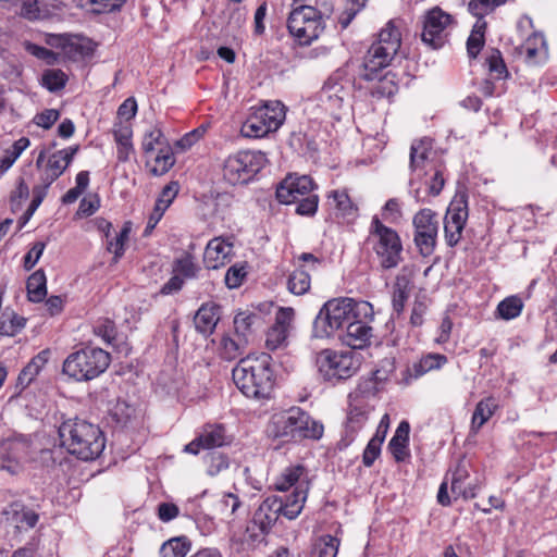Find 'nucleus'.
Returning a JSON list of instances; mask_svg holds the SVG:
<instances>
[{
    "label": "nucleus",
    "instance_id": "obj_53",
    "mask_svg": "<svg viewBox=\"0 0 557 557\" xmlns=\"http://www.w3.org/2000/svg\"><path fill=\"white\" fill-rule=\"evenodd\" d=\"M485 64L487 65L492 78L502 79L506 77L507 69L499 50L492 49L490 54L486 57Z\"/></svg>",
    "mask_w": 557,
    "mask_h": 557
},
{
    "label": "nucleus",
    "instance_id": "obj_56",
    "mask_svg": "<svg viewBox=\"0 0 557 557\" xmlns=\"http://www.w3.org/2000/svg\"><path fill=\"white\" fill-rule=\"evenodd\" d=\"M206 463L207 472L211 476L218 475L230 466L228 458L216 451H211L206 455Z\"/></svg>",
    "mask_w": 557,
    "mask_h": 557
},
{
    "label": "nucleus",
    "instance_id": "obj_59",
    "mask_svg": "<svg viewBox=\"0 0 557 557\" xmlns=\"http://www.w3.org/2000/svg\"><path fill=\"white\" fill-rule=\"evenodd\" d=\"M382 219L389 223H399L403 219L401 203L397 198H391L382 209Z\"/></svg>",
    "mask_w": 557,
    "mask_h": 557
},
{
    "label": "nucleus",
    "instance_id": "obj_34",
    "mask_svg": "<svg viewBox=\"0 0 557 557\" xmlns=\"http://www.w3.org/2000/svg\"><path fill=\"white\" fill-rule=\"evenodd\" d=\"M132 128L127 124L116 123L113 128V136L116 143L117 159L125 162L134 151L132 144Z\"/></svg>",
    "mask_w": 557,
    "mask_h": 557
},
{
    "label": "nucleus",
    "instance_id": "obj_11",
    "mask_svg": "<svg viewBox=\"0 0 557 557\" xmlns=\"http://www.w3.org/2000/svg\"><path fill=\"white\" fill-rule=\"evenodd\" d=\"M315 364L319 375L325 382L337 384L354 376L361 361L352 350L323 349L317 355Z\"/></svg>",
    "mask_w": 557,
    "mask_h": 557
},
{
    "label": "nucleus",
    "instance_id": "obj_37",
    "mask_svg": "<svg viewBox=\"0 0 557 557\" xmlns=\"http://www.w3.org/2000/svg\"><path fill=\"white\" fill-rule=\"evenodd\" d=\"M394 370L395 367L392 360H382L377 368L372 371L371 379L360 384L362 385V389L366 391L367 394L373 395L375 391H377V385L386 382L394 372Z\"/></svg>",
    "mask_w": 557,
    "mask_h": 557
},
{
    "label": "nucleus",
    "instance_id": "obj_61",
    "mask_svg": "<svg viewBox=\"0 0 557 557\" xmlns=\"http://www.w3.org/2000/svg\"><path fill=\"white\" fill-rule=\"evenodd\" d=\"M94 332L97 336L101 337L108 344H111L116 335L115 324L110 319H103L98 321L97 324L94 326Z\"/></svg>",
    "mask_w": 557,
    "mask_h": 557
},
{
    "label": "nucleus",
    "instance_id": "obj_2",
    "mask_svg": "<svg viewBox=\"0 0 557 557\" xmlns=\"http://www.w3.org/2000/svg\"><path fill=\"white\" fill-rule=\"evenodd\" d=\"M233 380L247 398L269 399L274 386L271 356L262 352L240 359L233 369Z\"/></svg>",
    "mask_w": 557,
    "mask_h": 557
},
{
    "label": "nucleus",
    "instance_id": "obj_42",
    "mask_svg": "<svg viewBox=\"0 0 557 557\" xmlns=\"http://www.w3.org/2000/svg\"><path fill=\"white\" fill-rule=\"evenodd\" d=\"M190 547L191 545L187 537H173L161 545L160 557H186Z\"/></svg>",
    "mask_w": 557,
    "mask_h": 557
},
{
    "label": "nucleus",
    "instance_id": "obj_51",
    "mask_svg": "<svg viewBox=\"0 0 557 557\" xmlns=\"http://www.w3.org/2000/svg\"><path fill=\"white\" fill-rule=\"evenodd\" d=\"M131 233V223L127 222L123 225L120 233L112 239H108L107 249L109 252L114 255V262H117L120 258L124 255L125 244L128 240V236Z\"/></svg>",
    "mask_w": 557,
    "mask_h": 557
},
{
    "label": "nucleus",
    "instance_id": "obj_13",
    "mask_svg": "<svg viewBox=\"0 0 557 557\" xmlns=\"http://www.w3.org/2000/svg\"><path fill=\"white\" fill-rule=\"evenodd\" d=\"M331 10L320 11L311 5H299L289 13L287 28L299 45H310L317 40L325 29V18Z\"/></svg>",
    "mask_w": 557,
    "mask_h": 557
},
{
    "label": "nucleus",
    "instance_id": "obj_64",
    "mask_svg": "<svg viewBox=\"0 0 557 557\" xmlns=\"http://www.w3.org/2000/svg\"><path fill=\"white\" fill-rule=\"evenodd\" d=\"M240 506L238 496L232 493H225L218 502V508L223 515H233Z\"/></svg>",
    "mask_w": 557,
    "mask_h": 557
},
{
    "label": "nucleus",
    "instance_id": "obj_35",
    "mask_svg": "<svg viewBox=\"0 0 557 557\" xmlns=\"http://www.w3.org/2000/svg\"><path fill=\"white\" fill-rule=\"evenodd\" d=\"M411 281L406 274H398L395 278L392 293L393 311L398 315L403 313L409 298Z\"/></svg>",
    "mask_w": 557,
    "mask_h": 557
},
{
    "label": "nucleus",
    "instance_id": "obj_46",
    "mask_svg": "<svg viewBox=\"0 0 557 557\" xmlns=\"http://www.w3.org/2000/svg\"><path fill=\"white\" fill-rule=\"evenodd\" d=\"M311 286V278L308 272L299 268L294 270L287 280V289L297 296L306 294Z\"/></svg>",
    "mask_w": 557,
    "mask_h": 557
},
{
    "label": "nucleus",
    "instance_id": "obj_8",
    "mask_svg": "<svg viewBox=\"0 0 557 557\" xmlns=\"http://www.w3.org/2000/svg\"><path fill=\"white\" fill-rule=\"evenodd\" d=\"M317 188L309 175L290 174L276 188V198L281 203L296 205V213L313 215L318 210L319 197L313 191Z\"/></svg>",
    "mask_w": 557,
    "mask_h": 557
},
{
    "label": "nucleus",
    "instance_id": "obj_23",
    "mask_svg": "<svg viewBox=\"0 0 557 557\" xmlns=\"http://www.w3.org/2000/svg\"><path fill=\"white\" fill-rule=\"evenodd\" d=\"M25 456V445L15 440L0 442V470L16 474L22 470V459Z\"/></svg>",
    "mask_w": 557,
    "mask_h": 557
},
{
    "label": "nucleus",
    "instance_id": "obj_40",
    "mask_svg": "<svg viewBox=\"0 0 557 557\" xmlns=\"http://www.w3.org/2000/svg\"><path fill=\"white\" fill-rule=\"evenodd\" d=\"M45 42L51 47L61 48L65 53L70 54L73 51L83 54V40L77 37L66 35L46 34Z\"/></svg>",
    "mask_w": 557,
    "mask_h": 557
},
{
    "label": "nucleus",
    "instance_id": "obj_39",
    "mask_svg": "<svg viewBox=\"0 0 557 557\" xmlns=\"http://www.w3.org/2000/svg\"><path fill=\"white\" fill-rule=\"evenodd\" d=\"M198 436L205 449L221 447L228 443L225 429L221 424L205 425Z\"/></svg>",
    "mask_w": 557,
    "mask_h": 557
},
{
    "label": "nucleus",
    "instance_id": "obj_15",
    "mask_svg": "<svg viewBox=\"0 0 557 557\" xmlns=\"http://www.w3.org/2000/svg\"><path fill=\"white\" fill-rule=\"evenodd\" d=\"M350 91V82L343 79L342 74L337 72L324 83L318 94V100L325 111L339 119L341 112L349 108Z\"/></svg>",
    "mask_w": 557,
    "mask_h": 557
},
{
    "label": "nucleus",
    "instance_id": "obj_17",
    "mask_svg": "<svg viewBox=\"0 0 557 557\" xmlns=\"http://www.w3.org/2000/svg\"><path fill=\"white\" fill-rule=\"evenodd\" d=\"M414 244L424 257L433 253L438 231L436 214L429 208L421 209L413 215Z\"/></svg>",
    "mask_w": 557,
    "mask_h": 557
},
{
    "label": "nucleus",
    "instance_id": "obj_3",
    "mask_svg": "<svg viewBox=\"0 0 557 557\" xmlns=\"http://www.w3.org/2000/svg\"><path fill=\"white\" fill-rule=\"evenodd\" d=\"M430 143H413L410 149V169L414 175L410 180V194L417 202H426L430 197L440 195L444 186L442 170L430 160Z\"/></svg>",
    "mask_w": 557,
    "mask_h": 557
},
{
    "label": "nucleus",
    "instance_id": "obj_57",
    "mask_svg": "<svg viewBox=\"0 0 557 557\" xmlns=\"http://www.w3.org/2000/svg\"><path fill=\"white\" fill-rule=\"evenodd\" d=\"M245 342L240 338L238 342L230 335H224L220 341V354L226 360H233L240 354V345Z\"/></svg>",
    "mask_w": 557,
    "mask_h": 557
},
{
    "label": "nucleus",
    "instance_id": "obj_33",
    "mask_svg": "<svg viewBox=\"0 0 557 557\" xmlns=\"http://www.w3.org/2000/svg\"><path fill=\"white\" fill-rule=\"evenodd\" d=\"M409 423L407 421H401L389 442L388 446L396 461H404L409 456Z\"/></svg>",
    "mask_w": 557,
    "mask_h": 557
},
{
    "label": "nucleus",
    "instance_id": "obj_16",
    "mask_svg": "<svg viewBox=\"0 0 557 557\" xmlns=\"http://www.w3.org/2000/svg\"><path fill=\"white\" fill-rule=\"evenodd\" d=\"M141 149L146 156L158 152L153 159L151 173L156 176L165 174L174 164L175 158L163 132L159 126H152L145 132Z\"/></svg>",
    "mask_w": 557,
    "mask_h": 557
},
{
    "label": "nucleus",
    "instance_id": "obj_48",
    "mask_svg": "<svg viewBox=\"0 0 557 557\" xmlns=\"http://www.w3.org/2000/svg\"><path fill=\"white\" fill-rule=\"evenodd\" d=\"M468 219V209L466 201L460 199H454L446 211L444 222L450 224L465 225Z\"/></svg>",
    "mask_w": 557,
    "mask_h": 557
},
{
    "label": "nucleus",
    "instance_id": "obj_45",
    "mask_svg": "<svg viewBox=\"0 0 557 557\" xmlns=\"http://www.w3.org/2000/svg\"><path fill=\"white\" fill-rule=\"evenodd\" d=\"M375 79L377 81L370 87V92L373 98H391L397 92L398 87L394 81V76H389L388 74L380 76V73H377Z\"/></svg>",
    "mask_w": 557,
    "mask_h": 557
},
{
    "label": "nucleus",
    "instance_id": "obj_28",
    "mask_svg": "<svg viewBox=\"0 0 557 557\" xmlns=\"http://www.w3.org/2000/svg\"><path fill=\"white\" fill-rule=\"evenodd\" d=\"M326 199L329 208L335 213L336 216H356L358 208L351 200L346 188H337L329 191Z\"/></svg>",
    "mask_w": 557,
    "mask_h": 557
},
{
    "label": "nucleus",
    "instance_id": "obj_10",
    "mask_svg": "<svg viewBox=\"0 0 557 557\" xmlns=\"http://www.w3.org/2000/svg\"><path fill=\"white\" fill-rule=\"evenodd\" d=\"M267 163L268 158L260 150H239L224 159L222 177L230 185H245L251 182Z\"/></svg>",
    "mask_w": 557,
    "mask_h": 557
},
{
    "label": "nucleus",
    "instance_id": "obj_44",
    "mask_svg": "<svg viewBox=\"0 0 557 557\" xmlns=\"http://www.w3.org/2000/svg\"><path fill=\"white\" fill-rule=\"evenodd\" d=\"M26 324V319L13 311H4L0 317V335L14 336Z\"/></svg>",
    "mask_w": 557,
    "mask_h": 557
},
{
    "label": "nucleus",
    "instance_id": "obj_14",
    "mask_svg": "<svg viewBox=\"0 0 557 557\" xmlns=\"http://www.w3.org/2000/svg\"><path fill=\"white\" fill-rule=\"evenodd\" d=\"M77 151L78 146H71L58 150L49 157L46 165L41 168V184L33 188V199L26 210L27 216H32L35 213L45 199L50 185L63 174Z\"/></svg>",
    "mask_w": 557,
    "mask_h": 557
},
{
    "label": "nucleus",
    "instance_id": "obj_29",
    "mask_svg": "<svg viewBox=\"0 0 557 557\" xmlns=\"http://www.w3.org/2000/svg\"><path fill=\"white\" fill-rule=\"evenodd\" d=\"M451 493L456 497H463L465 499L475 497L479 485L476 481L469 480V472L466 467L459 465L451 475L450 483Z\"/></svg>",
    "mask_w": 557,
    "mask_h": 557
},
{
    "label": "nucleus",
    "instance_id": "obj_21",
    "mask_svg": "<svg viewBox=\"0 0 557 557\" xmlns=\"http://www.w3.org/2000/svg\"><path fill=\"white\" fill-rule=\"evenodd\" d=\"M233 256V244L215 237L211 239L205 249L203 263L207 269L216 270L228 263Z\"/></svg>",
    "mask_w": 557,
    "mask_h": 557
},
{
    "label": "nucleus",
    "instance_id": "obj_31",
    "mask_svg": "<svg viewBox=\"0 0 557 557\" xmlns=\"http://www.w3.org/2000/svg\"><path fill=\"white\" fill-rule=\"evenodd\" d=\"M309 490H305V484L297 487V491H293L289 495L281 497V513L288 520L296 519L302 511L306 500L308 498Z\"/></svg>",
    "mask_w": 557,
    "mask_h": 557
},
{
    "label": "nucleus",
    "instance_id": "obj_49",
    "mask_svg": "<svg viewBox=\"0 0 557 557\" xmlns=\"http://www.w3.org/2000/svg\"><path fill=\"white\" fill-rule=\"evenodd\" d=\"M523 302L518 296H509L497 306V313L503 320H511L520 315Z\"/></svg>",
    "mask_w": 557,
    "mask_h": 557
},
{
    "label": "nucleus",
    "instance_id": "obj_30",
    "mask_svg": "<svg viewBox=\"0 0 557 557\" xmlns=\"http://www.w3.org/2000/svg\"><path fill=\"white\" fill-rule=\"evenodd\" d=\"M220 320V307L213 302L203 304L195 314L196 330L202 335H210Z\"/></svg>",
    "mask_w": 557,
    "mask_h": 557
},
{
    "label": "nucleus",
    "instance_id": "obj_32",
    "mask_svg": "<svg viewBox=\"0 0 557 557\" xmlns=\"http://www.w3.org/2000/svg\"><path fill=\"white\" fill-rule=\"evenodd\" d=\"M447 357L437 352L423 355L411 368L408 369L412 379H419L430 371L440 370L447 363Z\"/></svg>",
    "mask_w": 557,
    "mask_h": 557
},
{
    "label": "nucleus",
    "instance_id": "obj_50",
    "mask_svg": "<svg viewBox=\"0 0 557 557\" xmlns=\"http://www.w3.org/2000/svg\"><path fill=\"white\" fill-rule=\"evenodd\" d=\"M112 418L123 426H126L136 420L138 411L135 407L124 400H119L111 410Z\"/></svg>",
    "mask_w": 557,
    "mask_h": 557
},
{
    "label": "nucleus",
    "instance_id": "obj_4",
    "mask_svg": "<svg viewBox=\"0 0 557 557\" xmlns=\"http://www.w3.org/2000/svg\"><path fill=\"white\" fill-rule=\"evenodd\" d=\"M323 431V424L299 407L272 414L267 428L268 434L282 443L319 440Z\"/></svg>",
    "mask_w": 557,
    "mask_h": 557
},
{
    "label": "nucleus",
    "instance_id": "obj_62",
    "mask_svg": "<svg viewBox=\"0 0 557 557\" xmlns=\"http://www.w3.org/2000/svg\"><path fill=\"white\" fill-rule=\"evenodd\" d=\"M95 13H109L119 10L125 0H85Z\"/></svg>",
    "mask_w": 557,
    "mask_h": 557
},
{
    "label": "nucleus",
    "instance_id": "obj_12",
    "mask_svg": "<svg viewBox=\"0 0 557 557\" xmlns=\"http://www.w3.org/2000/svg\"><path fill=\"white\" fill-rule=\"evenodd\" d=\"M286 117V107L278 100L264 101L251 108V112L240 127V134L247 138H261L276 132Z\"/></svg>",
    "mask_w": 557,
    "mask_h": 557
},
{
    "label": "nucleus",
    "instance_id": "obj_5",
    "mask_svg": "<svg viewBox=\"0 0 557 557\" xmlns=\"http://www.w3.org/2000/svg\"><path fill=\"white\" fill-rule=\"evenodd\" d=\"M61 445L82 460H94L104 449V437L99 426L83 420L69 419L59 426Z\"/></svg>",
    "mask_w": 557,
    "mask_h": 557
},
{
    "label": "nucleus",
    "instance_id": "obj_26",
    "mask_svg": "<svg viewBox=\"0 0 557 557\" xmlns=\"http://www.w3.org/2000/svg\"><path fill=\"white\" fill-rule=\"evenodd\" d=\"M5 521L18 531H27L36 525L39 516L20 502L10 504L4 510Z\"/></svg>",
    "mask_w": 557,
    "mask_h": 557
},
{
    "label": "nucleus",
    "instance_id": "obj_60",
    "mask_svg": "<svg viewBox=\"0 0 557 557\" xmlns=\"http://www.w3.org/2000/svg\"><path fill=\"white\" fill-rule=\"evenodd\" d=\"M246 275L247 271L245 264H234L226 271L225 284L231 289L237 288L243 284Z\"/></svg>",
    "mask_w": 557,
    "mask_h": 557
},
{
    "label": "nucleus",
    "instance_id": "obj_63",
    "mask_svg": "<svg viewBox=\"0 0 557 557\" xmlns=\"http://www.w3.org/2000/svg\"><path fill=\"white\" fill-rule=\"evenodd\" d=\"M178 189H180V186L176 182L169 183L161 190V193L156 201V205H158L161 208H163L164 210H166L171 206V203L173 202L175 197L177 196Z\"/></svg>",
    "mask_w": 557,
    "mask_h": 557
},
{
    "label": "nucleus",
    "instance_id": "obj_55",
    "mask_svg": "<svg viewBox=\"0 0 557 557\" xmlns=\"http://www.w3.org/2000/svg\"><path fill=\"white\" fill-rule=\"evenodd\" d=\"M259 320V315L248 312L242 311L238 312L234 318V329L237 336L245 337L251 330V326Z\"/></svg>",
    "mask_w": 557,
    "mask_h": 557
},
{
    "label": "nucleus",
    "instance_id": "obj_22",
    "mask_svg": "<svg viewBox=\"0 0 557 557\" xmlns=\"http://www.w3.org/2000/svg\"><path fill=\"white\" fill-rule=\"evenodd\" d=\"M372 319H354L341 335L343 344L354 348L362 349L370 344L373 336V329L369 325Z\"/></svg>",
    "mask_w": 557,
    "mask_h": 557
},
{
    "label": "nucleus",
    "instance_id": "obj_6",
    "mask_svg": "<svg viewBox=\"0 0 557 557\" xmlns=\"http://www.w3.org/2000/svg\"><path fill=\"white\" fill-rule=\"evenodd\" d=\"M401 20H391L380 30L377 40L368 49L359 75L366 81H375L377 73L387 67L401 46Z\"/></svg>",
    "mask_w": 557,
    "mask_h": 557
},
{
    "label": "nucleus",
    "instance_id": "obj_18",
    "mask_svg": "<svg viewBox=\"0 0 557 557\" xmlns=\"http://www.w3.org/2000/svg\"><path fill=\"white\" fill-rule=\"evenodd\" d=\"M451 16L438 8L430 10L423 21L422 41L433 49L444 46L451 26Z\"/></svg>",
    "mask_w": 557,
    "mask_h": 557
},
{
    "label": "nucleus",
    "instance_id": "obj_36",
    "mask_svg": "<svg viewBox=\"0 0 557 557\" xmlns=\"http://www.w3.org/2000/svg\"><path fill=\"white\" fill-rule=\"evenodd\" d=\"M498 404L494 397L480 400L472 414L471 431L476 433L494 414Z\"/></svg>",
    "mask_w": 557,
    "mask_h": 557
},
{
    "label": "nucleus",
    "instance_id": "obj_25",
    "mask_svg": "<svg viewBox=\"0 0 557 557\" xmlns=\"http://www.w3.org/2000/svg\"><path fill=\"white\" fill-rule=\"evenodd\" d=\"M305 484V490H309L310 481L306 468L301 465L286 467L274 480L273 487L280 492H287L289 488L297 491V487Z\"/></svg>",
    "mask_w": 557,
    "mask_h": 557
},
{
    "label": "nucleus",
    "instance_id": "obj_19",
    "mask_svg": "<svg viewBox=\"0 0 557 557\" xmlns=\"http://www.w3.org/2000/svg\"><path fill=\"white\" fill-rule=\"evenodd\" d=\"M369 394L359 385L348 396L349 407L346 419V432L352 436L360 431L369 419V414L373 407L369 401Z\"/></svg>",
    "mask_w": 557,
    "mask_h": 557
},
{
    "label": "nucleus",
    "instance_id": "obj_27",
    "mask_svg": "<svg viewBox=\"0 0 557 557\" xmlns=\"http://www.w3.org/2000/svg\"><path fill=\"white\" fill-rule=\"evenodd\" d=\"M58 0H26L21 5L20 15L28 21L50 18L58 11Z\"/></svg>",
    "mask_w": 557,
    "mask_h": 557
},
{
    "label": "nucleus",
    "instance_id": "obj_9",
    "mask_svg": "<svg viewBox=\"0 0 557 557\" xmlns=\"http://www.w3.org/2000/svg\"><path fill=\"white\" fill-rule=\"evenodd\" d=\"M110 361V355L103 349L85 347L66 357L62 371L77 382L90 381L103 373Z\"/></svg>",
    "mask_w": 557,
    "mask_h": 557
},
{
    "label": "nucleus",
    "instance_id": "obj_58",
    "mask_svg": "<svg viewBox=\"0 0 557 557\" xmlns=\"http://www.w3.org/2000/svg\"><path fill=\"white\" fill-rule=\"evenodd\" d=\"M504 4V0H471L468 4L469 11L483 20V16L491 13L495 8Z\"/></svg>",
    "mask_w": 557,
    "mask_h": 557
},
{
    "label": "nucleus",
    "instance_id": "obj_47",
    "mask_svg": "<svg viewBox=\"0 0 557 557\" xmlns=\"http://www.w3.org/2000/svg\"><path fill=\"white\" fill-rule=\"evenodd\" d=\"M199 267L195 261V258L186 252L177 258L173 264V272L182 278H194L197 276Z\"/></svg>",
    "mask_w": 557,
    "mask_h": 557
},
{
    "label": "nucleus",
    "instance_id": "obj_43",
    "mask_svg": "<svg viewBox=\"0 0 557 557\" xmlns=\"http://www.w3.org/2000/svg\"><path fill=\"white\" fill-rule=\"evenodd\" d=\"M486 29V22L478 20L473 25L470 36L467 40V52L472 59L476 58L484 46V34Z\"/></svg>",
    "mask_w": 557,
    "mask_h": 557
},
{
    "label": "nucleus",
    "instance_id": "obj_52",
    "mask_svg": "<svg viewBox=\"0 0 557 557\" xmlns=\"http://www.w3.org/2000/svg\"><path fill=\"white\" fill-rule=\"evenodd\" d=\"M66 81V74L59 69L47 70L41 76L42 86L51 92L62 89L65 86Z\"/></svg>",
    "mask_w": 557,
    "mask_h": 557
},
{
    "label": "nucleus",
    "instance_id": "obj_24",
    "mask_svg": "<svg viewBox=\"0 0 557 557\" xmlns=\"http://www.w3.org/2000/svg\"><path fill=\"white\" fill-rule=\"evenodd\" d=\"M281 510V498L275 495L269 496L255 511L253 523L258 525L263 533H267L276 523L278 518L282 517Z\"/></svg>",
    "mask_w": 557,
    "mask_h": 557
},
{
    "label": "nucleus",
    "instance_id": "obj_38",
    "mask_svg": "<svg viewBox=\"0 0 557 557\" xmlns=\"http://www.w3.org/2000/svg\"><path fill=\"white\" fill-rule=\"evenodd\" d=\"M521 52L525 55L528 62L537 63L547 54L546 42L542 34H532L521 46Z\"/></svg>",
    "mask_w": 557,
    "mask_h": 557
},
{
    "label": "nucleus",
    "instance_id": "obj_54",
    "mask_svg": "<svg viewBox=\"0 0 557 557\" xmlns=\"http://www.w3.org/2000/svg\"><path fill=\"white\" fill-rule=\"evenodd\" d=\"M339 541L332 535L322 536L315 544L314 557H336L338 553Z\"/></svg>",
    "mask_w": 557,
    "mask_h": 557
},
{
    "label": "nucleus",
    "instance_id": "obj_7",
    "mask_svg": "<svg viewBox=\"0 0 557 557\" xmlns=\"http://www.w3.org/2000/svg\"><path fill=\"white\" fill-rule=\"evenodd\" d=\"M366 243L377 256L383 269H394L401 262L403 243L399 234L386 226L377 215L371 220Z\"/></svg>",
    "mask_w": 557,
    "mask_h": 557
},
{
    "label": "nucleus",
    "instance_id": "obj_41",
    "mask_svg": "<svg viewBox=\"0 0 557 557\" xmlns=\"http://www.w3.org/2000/svg\"><path fill=\"white\" fill-rule=\"evenodd\" d=\"M47 280L44 271L34 272L27 280L26 288L28 299L33 302L41 301L47 295Z\"/></svg>",
    "mask_w": 557,
    "mask_h": 557
},
{
    "label": "nucleus",
    "instance_id": "obj_20",
    "mask_svg": "<svg viewBox=\"0 0 557 557\" xmlns=\"http://www.w3.org/2000/svg\"><path fill=\"white\" fill-rule=\"evenodd\" d=\"M294 309L280 308L275 315V322L267 333L265 346L275 350L286 346L289 327L294 319Z\"/></svg>",
    "mask_w": 557,
    "mask_h": 557
},
{
    "label": "nucleus",
    "instance_id": "obj_1",
    "mask_svg": "<svg viewBox=\"0 0 557 557\" xmlns=\"http://www.w3.org/2000/svg\"><path fill=\"white\" fill-rule=\"evenodd\" d=\"M373 317V307L368 301L347 297L334 298L326 301L317 314L312 335L321 339L330 338L347 327L354 319H372Z\"/></svg>",
    "mask_w": 557,
    "mask_h": 557
}]
</instances>
